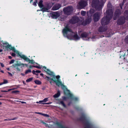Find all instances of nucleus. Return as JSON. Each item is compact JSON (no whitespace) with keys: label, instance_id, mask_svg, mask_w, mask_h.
Here are the masks:
<instances>
[{"label":"nucleus","instance_id":"423d86ee","mask_svg":"<svg viewBox=\"0 0 128 128\" xmlns=\"http://www.w3.org/2000/svg\"><path fill=\"white\" fill-rule=\"evenodd\" d=\"M11 50L17 54L18 56H20L22 54L20 52L16 50L14 47L12 46L10 44H8V51Z\"/></svg>","mask_w":128,"mask_h":128},{"label":"nucleus","instance_id":"2f4dec72","mask_svg":"<svg viewBox=\"0 0 128 128\" xmlns=\"http://www.w3.org/2000/svg\"><path fill=\"white\" fill-rule=\"evenodd\" d=\"M37 3V1H36L35 2H34L33 3V5L35 6H36V3Z\"/></svg>","mask_w":128,"mask_h":128},{"label":"nucleus","instance_id":"5701e85b","mask_svg":"<svg viewBox=\"0 0 128 128\" xmlns=\"http://www.w3.org/2000/svg\"><path fill=\"white\" fill-rule=\"evenodd\" d=\"M8 82V81L7 80H4V82L2 83H0V86L2 85L3 84H6Z\"/></svg>","mask_w":128,"mask_h":128},{"label":"nucleus","instance_id":"09e8293b","mask_svg":"<svg viewBox=\"0 0 128 128\" xmlns=\"http://www.w3.org/2000/svg\"><path fill=\"white\" fill-rule=\"evenodd\" d=\"M2 49H0V52H1L2 51Z\"/></svg>","mask_w":128,"mask_h":128},{"label":"nucleus","instance_id":"f03ea898","mask_svg":"<svg viewBox=\"0 0 128 128\" xmlns=\"http://www.w3.org/2000/svg\"><path fill=\"white\" fill-rule=\"evenodd\" d=\"M64 36L70 40H79L80 37L78 36L76 33L72 32L68 26H66L62 30Z\"/></svg>","mask_w":128,"mask_h":128},{"label":"nucleus","instance_id":"2eb2a0df","mask_svg":"<svg viewBox=\"0 0 128 128\" xmlns=\"http://www.w3.org/2000/svg\"><path fill=\"white\" fill-rule=\"evenodd\" d=\"M60 95V91L58 90L56 94L53 96L54 98H56L58 97Z\"/></svg>","mask_w":128,"mask_h":128},{"label":"nucleus","instance_id":"864d4df0","mask_svg":"<svg viewBox=\"0 0 128 128\" xmlns=\"http://www.w3.org/2000/svg\"><path fill=\"white\" fill-rule=\"evenodd\" d=\"M29 67L30 68H32V66H29Z\"/></svg>","mask_w":128,"mask_h":128},{"label":"nucleus","instance_id":"4468645a","mask_svg":"<svg viewBox=\"0 0 128 128\" xmlns=\"http://www.w3.org/2000/svg\"><path fill=\"white\" fill-rule=\"evenodd\" d=\"M61 6L60 4H57L54 6L52 8L53 10H56L58 9Z\"/></svg>","mask_w":128,"mask_h":128},{"label":"nucleus","instance_id":"cd10ccee","mask_svg":"<svg viewBox=\"0 0 128 128\" xmlns=\"http://www.w3.org/2000/svg\"><path fill=\"white\" fill-rule=\"evenodd\" d=\"M42 66H40L39 65L37 66H34V67L38 68H42Z\"/></svg>","mask_w":128,"mask_h":128},{"label":"nucleus","instance_id":"a211bd4d","mask_svg":"<svg viewBox=\"0 0 128 128\" xmlns=\"http://www.w3.org/2000/svg\"><path fill=\"white\" fill-rule=\"evenodd\" d=\"M120 13V10H116L115 13V15L116 16H117Z\"/></svg>","mask_w":128,"mask_h":128},{"label":"nucleus","instance_id":"7c9ffc66","mask_svg":"<svg viewBox=\"0 0 128 128\" xmlns=\"http://www.w3.org/2000/svg\"><path fill=\"white\" fill-rule=\"evenodd\" d=\"M31 72V70H30L29 69L26 70L25 72V73L27 74L29 72Z\"/></svg>","mask_w":128,"mask_h":128},{"label":"nucleus","instance_id":"473e14b6","mask_svg":"<svg viewBox=\"0 0 128 128\" xmlns=\"http://www.w3.org/2000/svg\"><path fill=\"white\" fill-rule=\"evenodd\" d=\"M32 73H33V74H36V75L37 76L38 75V74H36V71H34V70H33L32 71Z\"/></svg>","mask_w":128,"mask_h":128},{"label":"nucleus","instance_id":"1a4fd4ad","mask_svg":"<svg viewBox=\"0 0 128 128\" xmlns=\"http://www.w3.org/2000/svg\"><path fill=\"white\" fill-rule=\"evenodd\" d=\"M50 5L48 6H47V7L44 6L43 7V8H41L42 9L41 10H37V11H42L43 12H49L48 10L53 5V4H50Z\"/></svg>","mask_w":128,"mask_h":128},{"label":"nucleus","instance_id":"a19ab883","mask_svg":"<svg viewBox=\"0 0 128 128\" xmlns=\"http://www.w3.org/2000/svg\"><path fill=\"white\" fill-rule=\"evenodd\" d=\"M35 113L36 114H41V115H42V113H41L40 112H35Z\"/></svg>","mask_w":128,"mask_h":128},{"label":"nucleus","instance_id":"052dcab7","mask_svg":"<svg viewBox=\"0 0 128 128\" xmlns=\"http://www.w3.org/2000/svg\"><path fill=\"white\" fill-rule=\"evenodd\" d=\"M121 8H122V6H120Z\"/></svg>","mask_w":128,"mask_h":128},{"label":"nucleus","instance_id":"8fccbe9b","mask_svg":"<svg viewBox=\"0 0 128 128\" xmlns=\"http://www.w3.org/2000/svg\"><path fill=\"white\" fill-rule=\"evenodd\" d=\"M0 72H2V73H4V72L3 70H1L0 71Z\"/></svg>","mask_w":128,"mask_h":128},{"label":"nucleus","instance_id":"37998d69","mask_svg":"<svg viewBox=\"0 0 128 128\" xmlns=\"http://www.w3.org/2000/svg\"><path fill=\"white\" fill-rule=\"evenodd\" d=\"M125 52L124 53V54H123L122 55L123 56H124L125 55H126V52L125 51Z\"/></svg>","mask_w":128,"mask_h":128},{"label":"nucleus","instance_id":"58836bf2","mask_svg":"<svg viewBox=\"0 0 128 128\" xmlns=\"http://www.w3.org/2000/svg\"><path fill=\"white\" fill-rule=\"evenodd\" d=\"M89 23V22H86V24H84V22L82 23V24L84 25H85V24H86Z\"/></svg>","mask_w":128,"mask_h":128},{"label":"nucleus","instance_id":"4d7b16f0","mask_svg":"<svg viewBox=\"0 0 128 128\" xmlns=\"http://www.w3.org/2000/svg\"><path fill=\"white\" fill-rule=\"evenodd\" d=\"M8 75H9V74L11 75V74L10 73H9L8 72Z\"/></svg>","mask_w":128,"mask_h":128},{"label":"nucleus","instance_id":"e2e57ef3","mask_svg":"<svg viewBox=\"0 0 128 128\" xmlns=\"http://www.w3.org/2000/svg\"><path fill=\"white\" fill-rule=\"evenodd\" d=\"M32 0H31L30 1V3H31V2H32Z\"/></svg>","mask_w":128,"mask_h":128},{"label":"nucleus","instance_id":"f3484780","mask_svg":"<svg viewBox=\"0 0 128 128\" xmlns=\"http://www.w3.org/2000/svg\"><path fill=\"white\" fill-rule=\"evenodd\" d=\"M42 3V0H40L39 2V3L38 4V6L40 8H43L44 7H43V6Z\"/></svg>","mask_w":128,"mask_h":128},{"label":"nucleus","instance_id":"7ed1b4c3","mask_svg":"<svg viewBox=\"0 0 128 128\" xmlns=\"http://www.w3.org/2000/svg\"><path fill=\"white\" fill-rule=\"evenodd\" d=\"M104 2H102L101 4L99 2L98 0H93L92 3V6L95 8L97 10H100L102 9L103 6Z\"/></svg>","mask_w":128,"mask_h":128},{"label":"nucleus","instance_id":"0eeeda50","mask_svg":"<svg viewBox=\"0 0 128 128\" xmlns=\"http://www.w3.org/2000/svg\"><path fill=\"white\" fill-rule=\"evenodd\" d=\"M87 0H82L79 3L78 8H82L86 6L87 5Z\"/></svg>","mask_w":128,"mask_h":128},{"label":"nucleus","instance_id":"39448f33","mask_svg":"<svg viewBox=\"0 0 128 128\" xmlns=\"http://www.w3.org/2000/svg\"><path fill=\"white\" fill-rule=\"evenodd\" d=\"M125 19L128 20V10L125 12L124 18L121 17L118 20V24H123L124 22Z\"/></svg>","mask_w":128,"mask_h":128},{"label":"nucleus","instance_id":"20e7f679","mask_svg":"<svg viewBox=\"0 0 128 128\" xmlns=\"http://www.w3.org/2000/svg\"><path fill=\"white\" fill-rule=\"evenodd\" d=\"M80 37L83 40L88 41L93 39L96 38L95 36H92V38H90L88 34L86 32L82 33Z\"/></svg>","mask_w":128,"mask_h":128},{"label":"nucleus","instance_id":"393cba45","mask_svg":"<svg viewBox=\"0 0 128 128\" xmlns=\"http://www.w3.org/2000/svg\"><path fill=\"white\" fill-rule=\"evenodd\" d=\"M124 41L126 43L128 44V35L126 36L125 38Z\"/></svg>","mask_w":128,"mask_h":128},{"label":"nucleus","instance_id":"e433bc0d","mask_svg":"<svg viewBox=\"0 0 128 128\" xmlns=\"http://www.w3.org/2000/svg\"><path fill=\"white\" fill-rule=\"evenodd\" d=\"M0 64L1 66L3 68V67H4V65L3 63H0Z\"/></svg>","mask_w":128,"mask_h":128},{"label":"nucleus","instance_id":"603ef678","mask_svg":"<svg viewBox=\"0 0 128 128\" xmlns=\"http://www.w3.org/2000/svg\"><path fill=\"white\" fill-rule=\"evenodd\" d=\"M36 103H40V102H39V101L38 102H36Z\"/></svg>","mask_w":128,"mask_h":128},{"label":"nucleus","instance_id":"79ce46f5","mask_svg":"<svg viewBox=\"0 0 128 128\" xmlns=\"http://www.w3.org/2000/svg\"><path fill=\"white\" fill-rule=\"evenodd\" d=\"M20 102L22 103V104H26V102H24L23 101H20Z\"/></svg>","mask_w":128,"mask_h":128},{"label":"nucleus","instance_id":"4c0bfd02","mask_svg":"<svg viewBox=\"0 0 128 128\" xmlns=\"http://www.w3.org/2000/svg\"><path fill=\"white\" fill-rule=\"evenodd\" d=\"M11 55L13 56H15L16 54L14 53H12L11 54Z\"/></svg>","mask_w":128,"mask_h":128},{"label":"nucleus","instance_id":"f704fd0d","mask_svg":"<svg viewBox=\"0 0 128 128\" xmlns=\"http://www.w3.org/2000/svg\"><path fill=\"white\" fill-rule=\"evenodd\" d=\"M14 60H12L10 62V64H12V63H13L14 62Z\"/></svg>","mask_w":128,"mask_h":128},{"label":"nucleus","instance_id":"5fc2aeb1","mask_svg":"<svg viewBox=\"0 0 128 128\" xmlns=\"http://www.w3.org/2000/svg\"><path fill=\"white\" fill-rule=\"evenodd\" d=\"M40 75L42 76H43V74L41 73L40 74Z\"/></svg>","mask_w":128,"mask_h":128},{"label":"nucleus","instance_id":"f8f14e48","mask_svg":"<svg viewBox=\"0 0 128 128\" xmlns=\"http://www.w3.org/2000/svg\"><path fill=\"white\" fill-rule=\"evenodd\" d=\"M101 14L96 13L94 16V19L95 21H98L100 19Z\"/></svg>","mask_w":128,"mask_h":128},{"label":"nucleus","instance_id":"c9c22d12","mask_svg":"<svg viewBox=\"0 0 128 128\" xmlns=\"http://www.w3.org/2000/svg\"><path fill=\"white\" fill-rule=\"evenodd\" d=\"M74 20V19H72L70 21V22H72V24H74V23H76V22L75 21V20L74 21H72V20Z\"/></svg>","mask_w":128,"mask_h":128},{"label":"nucleus","instance_id":"338daca9","mask_svg":"<svg viewBox=\"0 0 128 128\" xmlns=\"http://www.w3.org/2000/svg\"><path fill=\"white\" fill-rule=\"evenodd\" d=\"M22 74V75L23 76L24 75L23 74Z\"/></svg>","mask_w":128,"mask_h":128},{"label":"nucleus","instance_id":"6e6552de","mask_svg":"<svg viewBox=\"0 0 128 128\" xmlns=\"http://www.w3.org/2000/svg\"><path fill=\"white\" fill-rule=\"evenodd\" d=\"M110 19L108 17H106L103 18L101 21V23L102 26L107 24L109 22Z\"/></svg>","mask_w":128,"mask_h":128},{"label":"nucleus","instance_id":"ea45409f","mask_svg":"<svg viewBox=\"0 0 128 128\" xmlns=\"http://www.w3.org/2000/svg\"><path fill=\"white\" fill-rule=\"evenodd\" d=\"M36 73H40L41 72V71L40 70H37L36 71Z\"/></svg>","mask_w":128,"mask_h":128},{"label":"nucleus","instance_id":"c03bdc74","mask_svg":"<svg viewBox=\"0 0 128 128\" xmlns=\"http://www.w3.org/2000/svg\"><path fill=\"white\" fill-rule=\"evenodd\" d=\"M1 92H8V91H6L5 90H2Z\"/></svg>","mask_w":128,"mask_h":128},{"label":"nucleus","instance_id":"0e129e2a","mask_svg":"<svg viewBox=\"0 0 128 128\" xmlns=\"http://www.w3.org/2000/svg\"><path fill=\"white\" fill-rule=\"evenodd\" d=\"M10 90H10H10H9V89H8V91H9Z\"/></svg>","mask_w":128,"mask_h":128},{"label":"nucleus","instance_id":"412c9836","mask_svg":"<svg viewBox=\"0 0 128 128\" xmlns=\"http://www.w3.org/2000/svg\"><path fill=\"white\" fill-rule=\"evenodd\" d=\"M58 104H59L63 106L64 107H66V106H65V104H64L63 102L62 101H61L60 102H59Z\"/></svg>","mask_w":128,"mask_h":128},{"label":"nucleus","instance_id":"6ab92c4d","mask_svg":"<svg viewBox=\"0 0 128 128\" xmlns=\"http://www.w3.org/2000/svg\"><path fill=\"white\" fill-rule=\"evenodd\" d=\"M34 82L35 83L37 84L40 85L42 84L41 82L38 80H34Z\"/></svg>","mask_w":128,"mask_h":128},{"label":"nucleus","instance_id":"c85d7f7f","mask_svg":"<svg viewBox=\"0 0 128 128\" xmlns=\"http://www.w3.org/2000/svg\"><path fill=\"white\" fill-rule=\"evenodd\" d=\"M94 10L92 9L90 10L89 12H88V15L89 14H91L92 13V12Z\"/></svg>","mask_w":128,"mask_h":128},{"label":"nucleus","instance_id":"3c124183","mask_svg":"<svg viewBox=\"0 0 128 128\" xmlns=\"http://www.w3.org/2000/svg\"><path fill=\"white\" fill-rule=\"evenodd\" d=\"M17 70H18V71H20V69L19 68H17Z\"/></svg>","mask_w":128,"mask_h":128},{"label":"nucleus","instance_id":"c756f323","mask_svg":"<svg viewBox=\"0 0 128 128\" xmlns=\"http://www.w3.org/2000/svg\"><path fill=\"white\" fill-rule=\"evenodd\" d=\"M20 92L18 90H15L12 92V93L15 94H17L19 92Z\"/></svg>","mask_w":128,"mask_h":128},{"label":"nucleus","instance_id":"49530a36","mask_svg":"<svg viewBox=\"0 0 128 128\" xmlns=\"http://www.w3.org/2000/svg\"><path fill=\"white\" fill-rule=\"evenodd\" d=\"M8 58L11 59L12 58V57L10 56H8Z\"/></svg>","mask_w":128,"mask_h":128},{"label":"nucleus","instance_id":"bb28decb","mask_svg":"<svg viewBox=\"0 0 128 128\" xmlns=\"http://www.w3.org/2000/svg\"><path fill=\"white\" fill-rule=\"evenodd\" d=\"M81 14L82 16H84L86 14V12L85 11H82L81 12Z\"/></svg>","mask_w":128,"mask_h":128},{"label":"nucleus","instance_id":"a18cd8bd","mask_svg":"<svg viewBox=\"0 0 128 128\" xmlns=\"http://www.w3.org/2000/svg\"><path fill=\"white\" fill-rule=\"evenodd\" d=\"M51 103H52L51 102H48V103H45V104H51Z\"/></svg>","mask_w":128,"mask_h":128},{"label":"nucleus","instance_id":"b1692460","mask_svg":"<svg viewBox=\"0 0 128 128\" xmlns=\"http://www.w3.org/2000/svg\"><path fill=\"white\" fill-rule=\"evenodd\" d=\"M4 46L7 50H8V43H6V44H4Z\"/></svg>","mask_w":128,"mask_h":128},{"label":"nucleus","instance_id":"774afa93","mask_svg":"<svg viewBox=\"0 0 128 128\" xmlns=\"http://www.w3.org/2000/svg\"><path fill=\"white\" fill-rule=\"evenodd\" d=\"M62 128H65V127H62Z\"/></svg>","mask_w":128,"mask_h":128},{"label":"nucleus","instance_id":"f257e3e1","mask_svg":"<svg viewBox=\"0 0 128 128\" xmlns=\"http://www.w3.org/2000/svg\"><path fill=\"white\" fill-rule=\"evenodd\" d=\"M43 69L49 75V76H46V78H48L47 80H48L50 83H51V81H52L55 83L58 86H61L62 88L64 90L65 94L67 96L68 98L72 99L75 100L78 99V98L74 97L73 94L70 92L69 90H68L66 87L62 84L60 79V76H55L54 73L51 72L45 66L43 68Z\"/></svg>","mask_w":128,"mask_h":128},{"label":"nucleus","instance_id":"de8ad7c7","mask_svg":"<svg viewBox=\"0 0 128 128\" xmlns=\"http://www.w3.org/2000/svg\"><path fill=\"white\" fill-rule=\"evenodd\" d=\"M45 126H46L47 127V126H48V124H46H46H45Z\"/></svg>","mask_w":128,"mask_h":128},{"label":"nucleus","instance_id":"aec40b11","mask_svg":"<svg viewBox=\"0 0 128 128\" xmlns=\"http://www.w3.org/2000/svg\"><path fill=\"white\" fill-rule=\"evenodd\" d=\"M106 29H104L102 27H100L99 28L98 30L99 32H102L105 31Z\"/></svg>","mask_w":128,"mask_h":128},{"label":"nucleus","instance_id":"dca6fc26","mask_svg":"<svg viewBox=\"0 0 128 128\" xmlns=\"http://www.w3.org/2000/svg\"><path fill=\"white\" fill-rule=\"evenodd\" d=\"M48 100V98H46L44 99L43 100L39 101V102H40V104H45V102H46Z\"/></svg>","mask_w":128,"mask_h":128},{"label":"nucleus","instance_id":"bf43d9fd","mask_svg":"<svg viewBox=\"0 0 128 128\" xmlns=\"http://www.w3.org/2000/svg\"><path fill=\"white\" fill-rule=\"evenodd\" d=\"M114 20H116V19L115 18V17H114Z\"/></svg>","mask_w":128,"mask_h":128},{"label":"nucleus","instance_id":"4be33fe9","mask_svg":"<svg viewBox=\"0 0 128 128\" xmlns=\"http://www.w3.org/2000/svg\"><path fill=\"white\" fill-rule=\"evenodd\" d=\"M54 15L55 16L54 17L55 18H56L59 16V14H58L57 12H55L54 14Z\"/></svg>","mask_w":128,"mask_h":128},{"label":"nucleus","instance_id":"9b49d317","mask_svg":"<svg viewBox=\"0 0 128 128\" xmlns=\"http://www.w3.org/2000/svg\"><path fill=\"white\" fill-rule=\"evenodd\" d=\"M72 10L73 8L72 7H69L64 9V13L67 14H69Z\"/></svg>","mask_w":128,"mask_h":128},{"label":"nucleus","instance_id":"ddd939ff","mask_svg":"<svg viewBox=\"0 0 128 128\" xmlns=\"http://www.w3.org/2000/svg\"><path fill=\"white\" fill-rule=\"evenodd\" d=\"M13 66H20L21 68H22L24 67L25 66H26L27 67L28 66V65L26 64L21 63L20 62L18 61L17 62V64H13Z\"/></svg>","mask_w":128,"mask_h":128},{"label":"nucleus","instance_id":"680f3d73","mask_svg":"<svg viewBox=\"0 0 128 128\" xmlns=\"http://www.w3.org/2000/svg\"><path fill=\"white\" fill-rule=\"evenodd\" d=\"M6 69L7 70H8V68H6Z\"/></svg>","mask_w":128,"mask_h":128},{"label":"nucleus","instance_id":"69168bd1","mask_svg":"<svg viewBox=\"0 0 128 128\" xmlns=\"http://www.w3.org/2000/svg\"><path fill=\"white\" fill-rule=\"evenodd\" d=\"M23 83L24 84V81L23 82Z\"/></svg>","mask_w":128,"mask_h":128},{"label":"nucleus","instance_id":"72a5a7b5","mask_svg":"<svg viewBox=\"0 0 128 128\" xmlns=\"http://www.w3.org/2000/svg\"><path fill=\"white\" fill-rule=\"evenodd\" d=\"M42 115L46 117H48L49 116L47 114H42Z\"/></svg>","mask_w":128,"mask_h":128},{"label":"nucleus","instance_id":"9d476101","mask_svg":"<svg viewBox=\"0 0 128 128\" xmlns=\"http://www.w3.org/2000/svg\"><path fill=\"white\" fill-rule=\"evenodd\" d=\"M20 57L23 59L24 60L27 62H28L29 63L34 64L35 63L34 61L33 60H30L29 58H28L26 56L24 55L21 54L20 56Z\"/></svg>","mask_w":128,"mask_h":128},{"label":"nucleus","instance_id":"13d9d810","mask_svg":"<svg viewBox=\"0 0 128 128\" xmlns=\"http://www.w3.org/2000/svg\"><path fill=\"white\" fill-rule=\"evenodd\" d=\"M2 104V103L1 102H0V105H1Z\"/></svg>","mask_w":128,"mask_h":128},{"label":"nucleus","instance_id":"6e6d98bb","mask_svg":"<svg viewBox=\"0 0 128 128\" xmlns=\"http://www.w3.org/2000/svg\"><path fill=\"white\" fill-rule=\"evenodd\" d=\"M42 123L43 124H46L45 122H42Z\"/></svg>","mask_w":128,"mask_h":128},{"label":"nucleus","instance_id":"a878e982","mask_svg":"<svg viewBox=\"0 0 128 128\" xmlns=\"http://www.w3.org/2000/svg\"><path fill=\"white\" fill-rule=\"evenodd\" d=\"M33 79L32 78H30L26 80V82H29L32 81Z\"/></svg>","mask_w":128,"mask_h":128}]
</instances>
